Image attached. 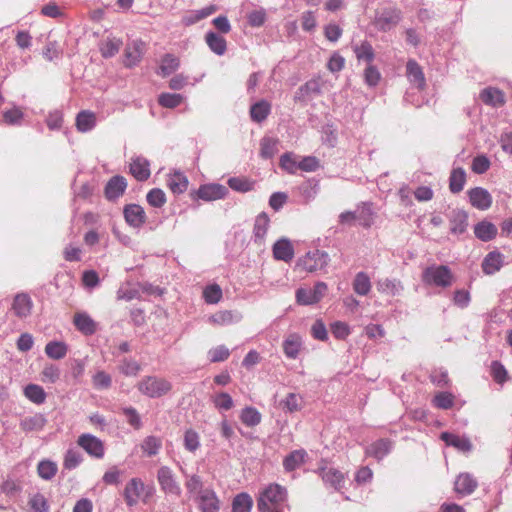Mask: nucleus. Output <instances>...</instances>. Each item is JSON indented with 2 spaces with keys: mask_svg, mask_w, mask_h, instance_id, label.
<instances>
[{
  "mask_svg": "<svg viewBox=\"0 0 512 512\" xmlns=\"http://www.w3.org/2000/svg\"><path fill=\"white\" fill-rule=\"evenodd\" d=\"M288 499L287 488L277 484L270 483L257 498V508L259 512L284 511L283 505Z\"/></svg>",
  "mask_w": 512,
  "mask_h": 512,
  "instance_id": "nucleus-1",
  "label": "nucleus"
},
{
  "mask_svg": "<svg viewBox=\"0 0 512 512\" xmlns=\"http://www.w3.org/2000/svg\"><path fill=\"white\" fill-rule=\"evenodd\" d=\"M422 281L426 285L447 288L453 284L454 276L448 266L432 265L423 271Z\"/></svg>",
  "mask_w": 512,
  "mask_h": 512,
  "instance_id": "nucleus-2",
  "label": "nucleus"
},
{
  "mask_svg": "<svg viewBox=\"0 0 512 512\" xmlns=\"http://www.w3.org/2000/svg\"><path fill=\"white\" fill-rule=\"evenodd\" d=\"M123 496L126 504L133 507L140 501L146 503L151 497V491L140 478L135 477L125 485Z\"/></svg>",
  "mask_w": 512,
  "mask_h": 512,
  "instance_id": "nucleus-3",
  "label": "nucleus"
},
{
  "mask_svg": "<svg viewBox=\"0 0 512 512\" xmlns=\"http://www.w3.org/2000/svg\"><path fill=\"white\" fill-rule=\"evenodd\" d=\"M316 472L326 486L333 488L335 491H341L346 480L342 471L330 465L327 460L322 459L318 463Z\"/></svg>",
  "mask_w": 512,
  "mask_h": 512,
  "instance_id": "nucleus-4",
  "label": "nucleus"
},
{
  "mask_svg": "<svg viewBox=\"0 0 512 512\" xmlns=\"http://www.w3.org/2000/svg\"><path fill=\"white\" fill-rule=\"evenodd\" d=\"M137 387L142 394L151 398L161 397L172 389V385L168 380L153 376L143 378Z\"/></svg>",
  "mask_w": 512,
  "mask_h": 512,
  "instance_id": "nucleus-5",
  "label": "nucleus"
},
{
  "mask_svg": "<svg viewBox=\"0 0 512 512\" xmlns=\"http://www.w3.org/2000/svg\"><path fill=\"white\" fill-rule=\"evenodd\" d=\"M329 262V255L325 251L314 250L306 253L305 256L300 258L296 267L301 268L306 272H315L324 269Z\"/></svg>",
  "mask_w": 512,
  "mask_h": 512,
  "instance_id": "nucleus-6",
  "label": "nucleus"
},
{
  "mask_svg": "<svg viewBox=\"0 0 512 512\" xmlns=\"http://www.w3.org/2000/svg\"><path fill=\"white\" fill-rule=\"evenodd\" d=\"M328 286L324 282H317L313 288H299L296 291V300L301 305L318 303L326 294Z\"/></svg>",
  "mask_w": 512,
  "mask_h": 512,
  "instance_id": "nucleus-7",
  "label": "nucleus"
},
{
  "mask_svg": "<svg viewBox=\"0 0 512 512\" xmlns=\"http://www.w3.org/2000/svg\"><path fill=\"white\" fill-rule=\"evenodd\" d=\"M227 193L228 189L224 185L210 183L201 185L195 192L191 193V197L209 202L222 199Z\"/></svg>",
  "mask_w": 512,
  "mask_h": 512,
  "instance_id": "nucleus-8",
  "label": "nucleus"
},
{
  "mask_svg": "<svg viewBox=\"0 0 512 512\" xmlns=\"http://www.w3.org/2000/svg\"><path fill=\"white\" fill-rule=\"evenodd\" d=\"M157 480L164 493L175 496H179L181 494V487L176 481L173 471L169 467L162 466L158 469Z\"/></svg>",
  "mask_w": 512,
  "mask_h": 512,
  "instance_id": "nucleus-9",
  "label": "nucleus"
},
{
  "mask_svg": "<svg viewBox=\"0 0 512 512\" xmlns=\"http://www.w3.org/2000/svg\"><path fill=\"white\" fill-rule=\"evenodd\" d=\"M146 51V44L142 40H133L124 50V65L132 68L140 63Z\"/></svg>",
  "mask_w": 512,
  "mask_h": 512,
  "instance_id": "nucleus-10",
  "label": "nucleus"
},
{
  "mask_svg": "<svg viewBox=\"0 0 512 512\" xmlns=\"http://www.w3.org/2000/svg\"><path fill=\"white\" fill-rule=\"evenodd\" d=\"M77 444L83 448L90 456L97 459L104 457V443L94 435L82 434L78 437Z\"/></svg>",
  "mask_w": 512,
  "mask_h": 512,
  "instance_id": "nucleus-11",
  "label": "nucleus"
},
{
  "mask_svg": "<svg viewBox=\"0 0 512 512\" xmlns=\"http://www.w3.org/2000/svg\"><path fill=\"white\" fill-rule=\"evenodd\" d=\"M401 20V12L398 9H388L383 11L375 19L376 27L381 31H389L395 27Z\"/></svg>",
  "mask_w": 512,
  "mask_h": 512,
  "instance_id": "nucleus-12",
  "label": "nucleus"
},
{
  "mask_svg": "<svg viewBox=\"0 0 512 512\" xmlns=\"http://www.w3.org/2000/svg\"><path fill=\"white\" fill-rule=\"evenodd\" d=\"M470 203L479 210H487L492 205V196L481 187H476L468 191Z\"/></svg>",
  "mask_w": 512,
  "mask_h": 512,
  "instance_id": "nucleus-13",
  "label": "nucleus"
},
{
  "mask_svg": "<svg viewBox=\"0 0 512 512\" xmlns=\"http://www.w3.org/2000/svg\"><path fill=\"white\" fill-rule=\"evenodd\" d=\"M199 509L202 512H218L220 502L216 493L211 489H204L196 498Z\"/></svg>",
  "mask_w": 512,
  "mask_h": 512,
  "instance_id": "nucleus-14",
  "label": "nucleus"
},
{
  "mask_svg": "<svg viewBox=\"0 0 512 512\" xmlns=\"http://www.w3.org/2000/svg\"><path fill=\"white\" fill-rule=\"evenodd\" d=\"M478 487L477 480L470 473H460L455 482L454 490L461 496L472 494Z\"/></svg>",
  "mask_w": 512,
  "mask_h": 512,
  "instance_id": "nucleus-15",
  "label": "nucleus"
},
{
  "mask_svg": "<svg viewBox=\"0 0 512 512\" xmlns=\"http://www.w3.org/2000/svg\"><path fill=\"white\" fill-rule=\"evenodd\" d=\"M123 213L126 222L135 228L141 227L146 222V213L138 204L126 205Z\"/></svg>",
  "mask_w": 512,
  "mask_h": 512,
  "instance_id": "nucleus-16",
  "label": "nucleus"
},
{
  "mask_svg": "<svg viewBox=\"0 0 512 512\" xmlns=\"http://www.w3.org/2000/svg\"><path fill=\"white\" fill-rule=\"evenodd\" d=\"M33 301L26 293H18L13 300L12 310L19 318H26L31 314Z\"/></svg>",
  "mask_w": 512,
  "mask_h": 512,
  "instance_id": "nucleus-17",
  "label": "nucleus"
},
{
  "mask_svg": "<svg viewBox=\"0 0 512 512\" xmlns=\"http://www.w3.org/2000/svg\"><path fill=\"white\" fill-rule=\"evenodd\" d=\"M166 185L173 194H183L189 186L187 176L180 171H173L167 175Z\"/></svg>",
  "mask_w": 512,
  "mask_h": 512,
  "instance_id": "nucleus-18",
  "label": "nucleus"
},
{
  "mask_svg": "<svg viewBox=\"0 0 512 512\" xmlns=\"http://www.w3.org/2000/svg\"><path fill=\"white\" fill-rule=\"evenodd\" d=\"M406 75L410 83L415 85L419 90H423L426 86V80L420 65L413 59L406 64Z\"/></svg>",
  "mask_w": 512,
  "mask_h": 512,
  "instance_id": "nucleus-19",
  "label": "nucleus"
},
{
  "mask_svg": "<svg viewBox=\"0 0 512 512\" xmlns=\"http://www.w3.org/2000/svg\"><path fill=\"white\" fill-rule=\"evenodd\" d=\"M76 329L84 335H92L97 331V323L85 312H77L73 317Z\"/></svg>",
  "mask_w": 512,
  "mask_h": 512,
  "instance_id": "nucleus-20",
  "label": "nucleus"
},
{
  "mask_svg": "<svg viewBox=\"0 0 512 512\" xmlns=\"http://www.w3.org/2000/svg\"><path fill=\"white\" fill-rule=\"evenodd\" d=\"M481 101L492 107H501L505 104V94L498 88L487 87L480 92Z\"/></svg>",
  "mask_w": 512,
  "mask_h": 512,
  "instance_id": "nucleus-21",
  "label": "nucleus"
},
{
  "mask_svg": "<svg viewBox=\"0 0 512 512\" xmlns=\"http://www.w3.org/2000/svg\"><path fill=\"white\" fill-rule=\"evenodd\" d=\"M130 173L138 181H146L150 177V164L144 157L133 158L130 162Z\"/></svg>",
  "mask_w": 512,
  "mask_h": 512,
  "instance_id": "nucleus-22",
  "label": "nucleus"
},
{
  "mask_svg": "<svg viewBox=\"0 0 512 512\" xmlns=\"http://www.w3.org/2000/svg\"><path fill=\"white\" fill-rule=\"evenodd\" d=\"M126 188V179L123 176H114L106 184L105 196L108 200H115L124 194Z\"/></svg>",
  "mask_w": 512,
  "mask_h": 512,
  "instance_id": "nucleus-23",
  "label": "nucleus"
},
{
  "mask_svg": "<svg viewBox=\"0 0 512 512\" xmlns=\"http://www.w3.org/2000/svg\"><path fill=\"white\" fill-rule=\"evenodd\" d=\"M273 256L276 260L290 262L294 257V248L290 240L282 238L273 245Z\"/></svg>",
  "mask_w": 512,
  "mask_h": 512,
  "instance_id": "nucleus-24",
  "label": "nucleus"
},
{
  "mask_svg": "<svg viewBox=\"0 0 512 512\" xmlns=\"http://www.w3.org/2000/svg\"><path fill=\"white\" fill-rule=\"evenodd\" d=\"M440 439L443 440L447 445L453 446L461 452L466 453L472 450V443L468 438L461 437L449 432H443L440 435Z\"/></svg>",
  "mask_w": 512,
  "mask_h": 512,
  "instance_id": "nucleus-25",
  "label": "nucleus"
},
{
  "mask_svg": "<svg viewBox=\"0 0 512 512\" xmlns=\"http://www.w3.org/2000/svg\"><path fill=\"white\" fill-rule=\"evenodd\" d=\"M46 423L47 420L44 415L36 413L22 419L20 422V428L26 433L37 432L41 431L45 427Z\"/></svg>",
  "mask_w": 512,
  "mask_h": 512,
  "instance_id": "nucleus-26",
  "label": "nucleus"
},
{
  "mask_svg": "<svg viewBox=\"0 0 512 512\" xmlns=\"http://www.w3.org/2000/svg\"><path fill=\"white\" fill-rule=\"evenodd\" d=\"M503 266V255L493 251L486 255L482 262V270L487 275H493Z\"/></svg>",
  "mask_w": 512,
  "mask_h": 512,
  "instance_id": "nucleus-27",
  "label": "nucleus"
},
{
  "mask_svg": "<svg viewBox=\"0 0 512 512\" xmlns=\"http://www.w3.org/2000/svg\"><path fill=\"white\" fill-rule=\"evenodd\" d=\"M391 445L390 440L379 439L366 448L365 454L369 457L381 460L390 452Z\"/></svg>",
  "mask_w": 512,
  "mask_h": 512,
  "instance_id": "nucleus-28",
  "label": "nucleus"
},
{
  "mask_svg": "<svg viewBox=\"0 0 512 512\" xmlns=\"http://www.w3.org/2000/svg\"><path fill=\"white\" fill-rule=\"evenodd\" d=\"M307 458V452L304 449L294 450L283 460L285 471L291 472L303 465Z\"/></svg>",
  "mask_w": 512,
  "mask_h": 512,
  "instance_id": "nucleus-29",
  "label": "nucleus"
},
{
  "mask_svg": "<svg viewBox=\"0 0 512 512\" xmlns=\"http://www.w3.org/2000/svg\"><path fill=\"white\" fill-rule=\"evenodd\" d=\"M96 125V114L90 110H82L76 116V128L79 132L85 133L92 130Z\"/></svg>",
  "mask_w": 512,
  "mask_h": 512,
  "instance_id": "nucleus-30",
  "label": "nucleus"
},
{
  "mask_svg": "<svg viewBox=\"0 0 512 512\" xmlns=\"http://www.w3.org/2000/svg\"><path fill=\"white\" fill-rule=\"evenodd\" d=\"M302 347V339L298 334H290L283 342V351L286 357L295 359Z\"/></svg>",
  "mask_w": 512,
  "mask_h": 512,
  "instance_id": "nucleus-31",
  "label": "nucleus"
},
{
  "mask_svg": "<svg viewBox=\"0 0 512 512\" xmlns=\"http://www.w3.org/2000/svg\"><path fill=\"white\" fill-rule=\"evenodd\" d=\"M180 59L170 53L165 54L160 61L159 72L162 77H167L178 70Z\"/></svg>",
  "mask_w": 512,
  "mask_h": 512,
  "instance_id": "nucleus-32",
  "label": "nucleus"
},
{
  "mask_svg": "<svg viewBox=\"0 0 512 512\" xmlns=\"http://www.w3.org/2000/svg\"><path fill=\"white\" fill-rule=\"evenodd\" d=\"M474 233L478 239L487 242L496 237L497 227L491 222L482 221L475 225Z\"/></svg>",
  "mask_w": 512,
  "mask_h": 512,
  "instance_id": "nucleus-33",
  "label": "nucleus"
},
{
  "mask_svg": "<svg viewBox=\"0 0 512 512\" xmlns=\"http://www.w3.org/2000/svg\"><path fill=\"white\" fill-rule=\"evenodd\" d=\"M140 447L144 455L147 457H153L160 452L162 448V440L160 437L150 435L143 439Z\"/></svg>",
  "mask_w": 512,
  "mask_h": 512,
  "instance_id": "nucleus-34",
  "label": "nucleus"
},
{
  "mask_svg": "<svg viewBox=\"0 0 512 512\" xmlns=\"http://www.w3.org/2000/svg\"><path fill=\"white\" fill-rule=\"evenodd\" d=\"M24 396L36 405H41L46 400V392L38 384H28L23 390Z\"/></svg>",
  "mask_w": 512,
  "mask_h": 512,
  "instance_id": "nucleus-35",
  "label": "nucleus"
},
{
  "mask_svg": "<svg viewBox=\"0 0 512 512\" xmlns=\"http://www.w3.org/2000/svg\"><path fill=\"white\" fill-rule=\"evenodd\" d=\"M468 216L464 211L456 210L453 211L450 218V231L453 234H462L467 228Z\"/></svg>",
  "mask_w": 512,
  "mask_h": 512,
  "instance_id": "nucleus-36",
  "label": "nucleus"
},
{
  "mask_svg": "<svg viewBox=\"0 0 512 512\" xmlns=\"http://www.w3.org/2000/svg\"><path fill=\"white\" fill-rule=\"evenodd\" d=\"M271 112V105L266 100L258 101L250 108V116L254 122L264 121Z\"/></svg>",
  "mask_w": 512,
  "mask_h": 512,
  "instance_id": "nucleus-37",
  "label": "nucleus"
},
{
  "mask_svg": "<svg viewBox=\"0 0 512 512\" xmlns=\"http://www.w3.org/2000/svg\"><path fill=\"white\" fill-rule=\"evenodd\" d=\"M208 47L217 55H223L227 49V43L224 37L208 32L205 36Z\"/></svg>",
  "mask_w": 512,
  "mask_h": 512,
  "instance_id": "nucleus-38",
  "label": "nucleus"
},
{
  "mask_svg": "<svg viewBox=\"0 0 512 512\" xmlns=\"http://www.w3.org/2000/svg\"><path fill=\"white\" fill-rule=\"evenodd\" d=\"M352 285L354 292L360 296H366L372 287L370 277L365 272H358Z\"/></svg>",
  "mask_w": 512,
  "mask_h": 512,
  "instance_id": "nucleus-39",
  "label": "nucleus"
},
{
  "mask_svg": "<svg viewBox=\"0 0 512 512\" xmlns=\"http://www.w3.org/2000/svg\"><path fill=\"white\" fill-rule=\"evenodd\" d=\"M466 182V173L463 168H455L449 177V189L452 193H459L463 190Z\"/></svg>",
  "mask_w": 512,
  "mask_h": 512,
  "instance_id": "nucleus-40",
  "label": "nucleus"
},
{
  "mask_svg": "<svg viewBox=\"0 0 512 512\" xmlns=\"http://www.w3.org/2000/svg\"><path fill=\"white\" fill-rule=\"evenodd\" d=\"M253 506L252 497L245 492L237 494L232 501V512H250Z\"/></svg>",
  "mask_w": 512,
  "mask_h": 512,
  "instance_id": "nucleus-41",
  "label": "nucleus"
},
{
  "mask_svg": "<svg viewBox=\"0 0 512 512\" xmlns=\"http://www.w3.org/2000/svg\"><path fill=\"white\" fill-rule=\"evenodd\" d=\"M68 347L64 342L51 341L45 346L46 355L54 360H60L66 356Z\"/></svg>",
  "mask_w": 512,
  "mask_h": 512,
  "instance_id": "nucleus-42",
  "label": "nucleus"
},
{
  "mask_svg": "<svg viewBox=\"0 0 512 512\" xmlns=\"http://www.w3.org/2000/svg\"><path fill=\"white\" fill-rule=\"evenodd\" d=\"M241 422L247 427L257 426L262 419L261 413L254 407H245L240 413Z\"/></svg>",
  "mask_w": 512,
  "mask_h": 512,
  "instance_id": "nucleus-43",
  "label": "nucleus"
},
{
  "mask_svg": "<svg viewBox=\"0 0 512 512\" xmlns=\"http://www.w3.org/2000/svg\"><path fill=\"white\" fill-rule=\"evenodd\" d=\"M123 42L118 38H107L102 42L100 46V52L103 57L110 58L116 55L120 48L122 47Z\"/></svg>",
  "mask_w": 512,
  "mask_h": 512,
  "instance_id": "nucleus-44",
  "label": "nucleus"
},
{
  "mask_svg": "<svg viewBox=\"0 0 512 512\" xmlns=\"http://www.w3.org/2000/svg\"><path fill=\"white\" fill-rule=\"evenodd\" d=\"M183 445L187 451L195 453L201 446L198 432L192 428L185 430L183 435Z\"/></svg>",
  "mask_w": 512,
  "mask_h": 512,
  "instance_id": "nucleus-45",
  "label": "nucleus"
},
{
  "mask_svg": "<svg viewBox=\"0 0 512 512\" xmlns=\"http://www.w3.org/2000/svg\"><path fill=\"white\" fill-rule=\"evenodd\" d=\"M211 401L219 411H228L233 408L234 402L232 397L226 392H219L211 397Z\"/></svg>",
  "mask_w": 512,
  "mask_h": 512,
  "instance_id": "nucleus-46",
  "label": "nucleus"
},
{
  "mask_svg": "<svg viewBox=\"0 0 512 512\" xmlns=\"http://www.w3.org/2000/svg\"><path fill=\"white\" fill-rule=\"evenodd\" d=\"M356 212L357 220H359L360 224L365 228H369L373 223L374 216L371 204L362 203L360 206H358Z\"/></svg>",
  "mask_w": 512,
  "mask_h": 512,
  "instance_id": "nucleus-47",
  "label": "nucleus"
},
{
  "mask_svg": "<svg viewBox=\"0 0 512 512\" xmlns=\"http://www.w3.org/2000/svg\"><path fill=\"white\" fill-rule=\"evenodd\" d=\"M281 405L283 409L289 413H294L300 411L303 407V399L300 395L296 393H289L284 400H282Z\"/></svg>",
  "mask_w": 512,
  "mask_h": 512,
  "instance_id": "nucleus-48",
  "label": "nucleus"
},
{
  "mask_svg": "<svg viewBox=\"0 0 512 512\" xmlns=\"http://www.w3.org/2000/svg\"><path fill=\"white\" fill-rule=\"evenodd\" d=\"M57 471L58 467L55 462L50 460H42L38 463V475L44 480H51L56 475Z\"/></svg>",
  "mask_w": 512,
  "mask_h": 512,
  "instance_id": "nucleus-49",
  "label": "nucleus"
},
{
  "mask_svg": "<svg viewBox=\"0 0 512 512\" xmlns=\"http://www.w3.org/2000/svg\"><path fill=\"white\" fill-rule=\"evenodd\" d=\"M61 371L54 364H46L40 373V379L43 383L54 384L60 379Z\"/></svg>",
  "mask_w": 512,
  "mask_h": 512,
  "instance_id": "nucleus-50",
  "label": "nucleus"
},
{
  "mask_svg": "<svg viewBox=\"0 0 512 512\" xmlns=\"http://www.w3.org/2000/svg\"><path fill=\"white\" fill-rule=\"evenodd\" d=\"M184 101L181 94L161 93L158 97V103L164 108L173 109L179 106Z\"/></svg>",
  "mask_w": 512,
  "mask_h": 512,
  "instance_id": "nucleus-51",
  "label": "nucleus"
},
{
  "mask_svg": "<svg viewBox=\"0 0 512 512\" xmlns=\"http://www.w3.org/2000/svg\"><path fill=\"white\" fill-rule=\"evenodd\" d=\"M455 397L449 392H439L432 399V405L439 409H450L454 405Z\"/></svg>",
  "mask_w": 512,
  "mask_h": 512,
  "instance_id": "nucleus-52",
  "label": "nucleus"
},
{
  "mask_svg": "<svg viewBox=\"0 0 512 512\" xmlns=\"http://www.w3.org/2000/svg\"><path fill=\"white\" fill-rule=\"evenodd\" d=\"M228 185L231 189L244 193L253 190L254 181L246 177H232L228 180Z\"/></svg>",
  "mask_w": 512,
  "mask_h": 512,
  "instance_id": "nucleus-53",
  "label": "nucleus"
},
{
  "mask_svg": "<svg viewBox=\"0 0 512 512\" xmlns=\"http://www.w3.org/2000/svg\"><path fill=\"white\" fill-rule=\"evenodd\" d=\"M146 200L150 206L161 208L165 205L167 198L165 192L162 189L153 188L147 193Z\"/></svg>",
  "mask_w": 512,
  "mask_h": 512,
  "instance_id": "nucleus-54",
  "label": "nucleus"
},
{
  "mask_svg": "<svg viewBox=\"0 0 512 512\" xmlns=\"http://www.w3.org/2000/svg\"><path fill=\"white\" fill-rule=\"evenodd\" d=\"M209 322L213 325L225 326L234 322V314L231 311H218L209 317Z\"/></svg>",
  "mask_w": 512,
  "mask_h": 512,
  "instance_id": "nucleus-55",
  "label": "nucleus"
},
{
  "mask_svg": "<svg viewBox=\"0 0 512 512\" xmlns=\"http://www.w3.org/2000/svg\"><path fill=\"white\" fill-rule=\"evenodd\" d=\"M203 297L206 303L216 304L222 298V289L218 284L208 285L203 291Z\"/></svg>",
  "mask_w": 512,
  "mask_h": 512,
  "instance_id": "nucleus-56",
  "label": "nucleus"
},
{
  "mask_svg": "<svg viewBox=\"0 0 512 512\" xmlns=\"http://www.w3.org/2000/svg\"><path fill=\"white\" fill-rule=\"evenodd\" d=\"M298 163L299 161L292 153H285L280 157L279 165L287 173L295 174L299 170Z\"/></svg>",
  "mask_w": 512,
  "mask_h": 512,
  "instance_id": "nucleus-57",
  "label": "nucleus"
},
{
  "mask_svg": "<svg viewBox=\"0 0 512 512\" xmlns=\"http://www.w3.org/2000/svg\"><path fill=\"white\" fill-rule=\"evenodd\" d=\"M354 52L359 60H365L371 63L374 59L373 48L368 42H362L359 46H356Z\"/></svg>",
  "mask_w": 512,
  "mask_h": 512,
  "instance_id": "nucleus-58",
  "label": "nucleus"
},
{
  "mask_svg": "<svg viewBox=\"0 0 512 512\" xmlns=\"http://www.w3.org/2000/svg\"><path fill=\"white\" fill-rule=\"evenodd\" d=\"M209 360L212 363L223 362L230 356V350L225 345H219L209 350Z\"/></svg>",
  "mask_w": 512,
  "mask_h": 512,
  "instance_id": "nucleus-59",
  "label": "nucleus"
},
{
  "mask_svg": "<svg viewBox=\"0 0 512 512\" xmlns=\"http://www.w3.org/2000/svg\"><path fill=\"white\" fill-rule=\"evenodd\" d=\"M23 119V112L20 108L14 107L3 113V121L7 125H18Z\"/></svg>",
  "mask_w": 512,
  "mask_h": 512,
  "instance_id": "nucleus-60",
  "label": "nucleus"
},
{
  "mask_svg": "<svg viewBox=\"0 0 512 512\" xmlns=\"http://www.w3.org/2000/svg\"><path fill=\"white\" fill-rule=\"evenodd\" d=\"M270 219L266 213H261L257 216L255 225H254V233L256 237H264L269 227Z\"/></svg>",
  "mask_w": 512,
  "mask_h": 512,
  "instance_id": "nucleus-61",
  "label": "nucleus"
},
{
  "mask_svg": "<svg viewBox=\"0 0 512 512\" xmlns=\"http://www.w3.org/2000/svg\"><path fill=\"white\" fill-rule=\"evenodd\" d=\"M82 460V456L78 451L70 449L65 454L63 466L65 469L72 470L75 469Z\"/></svg>",
  "mask_w": 512,
  "mask_h": 512,
  "instance_id": "nucleus-62",
  "label": "nucleus"
},
{
  "mask_svg": "<svg viewBox=\"0 0 512 512\" xmlns=\"http://www.w3.org/2000/svg\"><path fill=\"white\" fill-rule=\"evenodd\" d=\"M29 505L33 512H48L49 510L47 500L41 494L33 495L29 500Z\"/></svg>",
  "mask_w": 512,
  "mask_h": 512,
  "instance_id": "nucleus-63",
  "label": "nucleus"
},
{
  "mask_svg": "<svg viewBox=\"0 0 512 512\" xmlns=\"http://www.w3.org/2000/svg\"><path fill=\"white\" fill-rule=\"evenodd\" d=\"M92 383L96 389H107L111 386L112 379L106 372L99 371L93 376Z\"/></svg>",
  "mask_w": 512,
  "mask_h": 512,
  "instance_id": "nucleus-64",
  "label": "nucleus"
}]
</instances>
